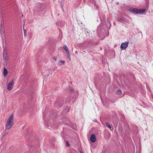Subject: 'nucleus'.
Instances as JSON below:
<instances>
[{
  "label": "nucleus",
  "mask_w": 153,
  "mask_h": 153,
  "mask_svg": "<svg viewBox=\"0 0 153 153\" xmlns=\"http://www.w3.org/2000/svg\"><path fill=\"white\" fill-rule=\"evenodd\" d=\"M13 115H11L10 117L7 121L6 124V129L5 131V132L7 134L8 133V132H7V130L10 129L11 128L12 126L13 122Z\"/></svg>",
  "instance_id": "f257e3e1"
},
{
  "label": "nucleus",
  "mask_w": 153,
  "mask_h": 153,
  "mask_svg": "<svg viewBox=\"0 0 153 153\" xmlns=\"http://www.w3.org/2000/svg\"><path fill=\"white\" fill-rule=\"evenodd\" d=\"M145 11L146 10L144 9L138 10L135 8L131 9V12L137 14H143L144 13Z\"/></svg>",
  "instance_id": "f03ea898"
},
{
  "label": "nucleus",
  "mask_w": 153,
  "mask_h": 153,
  "mask_svg": "<svg viewBox=\"0 0 153 153\" xmlns=\"http://www.w3.org/2000/svg\"><path fill=\"white\" fill-rule=\"evenodd\" d=\"M14 79H13L11 82L9 83L7 85V89L8 91H11L13 88L14 84Z\"/></svg>",
  "instance_id": "7ed1b4c3"
},
{
  "label": "nucleus",
  "mask_w": 153,
  "mask_h": 153,
  "mask_svg": "<svg viewBox=\"0 0 153 153\" xmlns=\"http://www.w3.org/2000/svg\"><path fill=\"white\" fill-rule=\"evenodd\" d=\"M3 56L5 61H7V55L6 50L5 49H4Z\"/></svg>",
  "instance_id": "20e7f679"
},
{
  "label": "nucleus",
  "mask_w": 153,
  "mask_h": 153,
  "mask_svg": "<svg viewBox=\"0 0 153 153\" xmlns=\"http://www.w3.org/2000/svg\"><path fill=\"white\" fill-rule=\"evenodd\" d=\"M128 42H126L124 43H122L121 45V48L123 49H125L128 47Z\"/></svg>",
  "instance_id": "39448f33"
},
{
  "label": "nucleus",
  "mask_w": 153,
  "mask_h": 153,
  "mask_svg": "<svg viewBox=\"0 0 153 153\" xmlns=\"http://www.w3.org/2000/svg\"><path fill=\"white\" fill-rule=\"evenodd\" d=\"M90 139L92 142H94L96 140V138L95 134H92L90 137Z\"/></svg>",
  "instance_id": "423d86ee"
},
{
  "label": "nucleus",
  "mask_w": 153,
  "mask_h": 153,
  "mask_svg": "<svg viewBox=\"0 0 153 153\" xmlns=\"http://www.w3.org/2000/svg\"><path fill=\"white\" fill-rule=\"evenodd\" d=\"M8 72L7 68L5 67L4 68L3 74L4 77H6L7 76V75L8 73Z\"/></svg>",
  "instance_id": "0eeeda50"
},
{
  "label": "nucleus",
  "mask_w": 153,
  "mask_h": 153,
  "mask_svg": "<svg viewBox=\"0 0 153 153\" xmlns=\"http://www.w3.org/2000/svg\"><path fill=\"white\" fill-rule=\"evenodd\" d=\"M63 48L67 52V54L69 55V50L68 49L67 46L66 45H65L63 46Z\"/></svg>",
  "instance_id": "6e6552de"
},
{
  "label": "nucleus",
  "mask_w": 153,
  "mask_h": 153,
  "mask_svg": "<svg viewBox=\"0 0 153 153\" xmlns=\"http://www.w3.org/2000/svg\"><path fill=\"white\" fill-rule=\"evenodd\" d=\"M106 126L108 127L109 128H111V126L110 124L108 123H106Z\"/></svg>",
  "instance_id": "1a4fd4ad"
},
{
  "label": "nucleus",
  "mask_w": 153,
  "mask_h": 153,
  "mask_svg": "<svg viewBox=\"0 0 153 153\" xmlns=\"http://www.w3.org/2000/svg\"><path fill=\"white\" fill-rule=\"evenodd\" d=\"M117 94H118L120 95L121 94V91L120 90H118L117 91Z\"/></svg>",
  "instance_id": "9d476101"
},
{
  "label": "nucleus",
  "mask_w": 153,
  "mask_h": 153,
  "mask_svg": "<svg viewBox=\"0 0 153 153\" xmlns=\"http://www.w3.org/2000/svg\"><path fill=\"white\" fill-rule=\"evenodd\" d=\"M66 54L67 55V57H68V59L69 60H71V58L70 57V53H69V55L68 54H67V52L66 53Z\"/></svg>",
  "instance_id": "9b49d317"
},
{
  "label": "nucleus",
  "mask_w": 153,
  "mask_h": 153,
  "mask_svg": "<svg viewBox=\"0 0 153 153\" xmlns=\"http://www.w3.org/2000/svg\"><path fill=\"white\" fill-rule=\"evenodd\" d=\"M24 36H26L27 35V34L26 33V32L27 31H26V30L24 29Z\"/></svg>",
  "instance_id": "f8f14e48"
},
{
  "label": "nucleus",
  "mask_w": 153,
  "mask_h": 153,
  "mask_svg": "<svg viewBox=\"0 0 153 153\" xmlns=\"http://www.w3.org/2000/svg\"><path fill=\"white\" fill-rule=\"evenodd\" d=\"M2 23H1L0 24V29H1V30H2Z\"/></svg>",
  "instance_id": "ddd939ff"
},
{
  "label": "nucleus",
  "mask_w": 153,
  "mask_h": 153,
  "mask_svg": "<svg viewBox=\"0 0 153 153\" xmlns=\"http://www.w3.org/2000/svg\"><path fill=\"white\" fill-rule=\"evenodd\" d=\"M59 62L64 64L65 62V61H64L60 60L59 61Z\"/></svg>",
  "instance_id": "4468645a"
},
{
  "label": "nucleus",
  "mask_w": 153,
  "mask_h": 153,
  "mask_svg": "<svg viewBox=\"0 0 153 153\" xmlns=\"http://www.w3.org/2000/svg\"><path fill=\"white\" fill-rule=\"evenodd\" d=\"M66 145L67 146H70V144H69L68 143V142H66Z\"/></svg>",
  "instance_id": "2eb2a0df"
},
{
  "label": "nucleus",
  "mask_w": 153,
  "mask_h": 153,
  "mask_svg": "<svg viewBox=\"0 0 153 153\" xmlns=\"http://www.w3.org/2000/svg\"><path fill=\"white\" fill-rule=\"evenodd\" d=\"M53 59H54L55 61L56 60V59L55 57H53Z\"/></svg>",
  "instance_id": "dca6fc26"
},
{
  "label": "nucleus",
  "mask_w": 153,
  "mask_h": 153,
  "mask_svg": "<svg viewBox=\"0 0 153 153\" xmlns=\"http://www.w3.org/2000/svg\"><path fill=\"white\" fill-rule=\"evenodd\" d=\"M71 92H73L74 91L73 89H71Z\"/></svg>",
  "instance_id": "f3484780"
}]
</instances>
